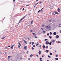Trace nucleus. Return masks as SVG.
<instances>
[{
	"mask_svg": "<svg viewBox=\"0 0 61 61\" xmlns=\"http://www.w3.org/2000/svg\"><path fill=\"white\" fill-rule=\"evenodd\" d=\"M55 14H59V13L56 12H55Z\"/></svg>",
	"mask_w": 61,
	"mask_h": 61,
	"instance_id": "13",
	"label": "nucleus"
},
{
	"mask_svg": "<svg viewBox=\"0 0 61 61\" xmlns=\"http://www.w3.org/2000/svg\"><path fill=\"white\" fill-rule=\"evenodd\" d=\"M52 42H51H51H50L49 43V44L50 45H51V44H52Z\"/></svg>",
	"mask_w": 61,
	"mask_h": 61,
	"instance_id": "19",
	"label": "nucleus"
},
{
	"mask_svg": "<svg viewBox=\"0 0 61 61\" xmlns=\"http://www.w3.org/2000/svg\"><path fill=\"white\" fill-rule=\"evenodd\" d=\"M44 41H47V39H45L44 40Z\"/></svg>",
	"mask_w": 61,
	"mask_h": 61,
	"instance_id": "49",
	"label": "nucleus"
},
{
	"mask_svg": "<svg viewBox=\"0 0 61 61\" xmlns=\"http://www.w3.org/2000/svg\"><path fill=\"white\" fill-rule=\"evenodd\" d=\"M36 44V46H38V45H39V43H37Z\"/></svg>",
	"mask_w": 61,
	"mask_h": 61,
	"instance_id": "17",
	"label": "nucleus"
},
{
	"mask_svg": "<svg viewBox=\"0 0 61 61\" xmlns=\"http://www.w3.org/2000/svg\"><path fill=\"white\" fill-rule=\"evenodd\" d=\"M28 60H30V59L29 58H28Z\"/></svg>",
	"mask_w": 61,
	"mask_h": 61,
	"instance_id": "46",
	"label": "nucleus"
},
{
	"mask_svg": "<svg viewBox=\"0 0 61 61\" xmlns=\"http://www.w3.org/2000/svg\"><path fill=\"white\" fill-rule=\"evenodd\" d=\"M50 35H51H51H52V32H51L50 33Z\"/></svg>",
	"mask_w": 61,
	"mask_h": 61,
	"instance_id": "22",
	"label": "nucleus"
},
{
	"mask_svg": "<svg viewBox=\"0 0 61 61\" xmlns=\"http://www.w3.org/2000/svg\"><path fill=\"white\" fill-rule=\"evenodd\" d=\"M41 12V10H39V11H38V13H39V12Z\"/></svg>",
	"mask_w": 61,
	"mask_h": 61,
	"instance_id": "24",
	"label": "nucleus"
},
{
	"mask_svg": "<svg viewBox=\"0 0 61 61\" xmlns=\"http://www.w3.org/2000/svg\"><path fill=\"white\" fill-rule=\"evenodd\" d=\"M29 6V5H26L25 6Z\"/></svg>",
	"mask_w": 61,
	"mask_h": 61,
	"instance_id": "48",
	"label": "nucleus"
},
{
	"mask_svg": "<svg viewBox=\"0 0 61 61\" xmlns=\"http://www.w3.org/2000/svg\"><path fill=\"white\" fill-rule=\"evenodd\" d=\"M58 12H60V10L59 9V8H58Z\"/></svg>",
	"mask_w": 61,
	"mask_h": 61,
	"instance_id": "16",
	"label": "nucleus"
},
{
	"mask_svg": "<svg viewBox=\"0 0 61 61\" xmlns=\"http://www.w3.org/2000/svg\"><path fill=\"white\" fill-rule=\"evenodd\" d=\"M5 37H3L1 38V39H2V40L4 39H5Z\"/></svg>",
	"mask_w": 61,
	"mask_h": 61,
	"instance_id": "20",
	"label": "nucleus"
},
{
	"mask_svg": "<svg viewBox=\"0 0 61 61\" xmlns=\"http://www.w3.org/2000/svg\"><path fill=\"white\" fill-rule=\"evenodd\" d=\"M33 20H32V21H31V24H32V23H33Z\"/></svg>",
	"mask_w": 61,
	"mask_h": 61,
	"instance_id": "31",
	"label": "nucleus"
},
{
	"mask_svg": "<svg viewBox=\"0 0 61 61\" xmlns=\"http://www.w3.org/2000/svg\"><path fill=\"white\" fill-rule=\"evenodd\" d=\"M19 46H21V45L20 44V43L19 42Z\"/></svg>",
	"mask_w": 61,
	"mask_h": 61,
	"instance_id": "25",
	"label": "nucleus"
},
{
	"mask_svg": "<svg viewBox=\"0 0 61 61\" xmlns=\"http://www.w3.org/2000/svg\"><path fill=\"white\" fill-rule=\"evenodd\" d=\"M53 14L54 15H55L56 14L55 13V12H53Z\"/></svg>",
	"mask_w": 61,
	"mask_h": 61,
	"instance_id": "35",
	"label": "nucleus"
},
{
	"mask_svg": "<svg viewBox=\"0 0 61 61\" xmlns=\"http://www.w3.org/2000/svg\"><path fill=\"white\" fill-rule=\"evenodd\" d=\"M30 31L31 32H33V30H30Z\"/></svg>",
	"mask_w": 61,
	"mask_h": 61,
	"instance_id": "27",
	"label": "nucleus"
},
{
	"mask_svg": "<svg viewBox=\"0 0 61 61\" xmlns=\"http://www.w3.org/2000/svg\"><path fill=\"white\" fill-rule=\"evenodd\" d=\"M27 46H25L24 47V49H25V50H26V49H27Z\"/></svg>",
	"mask_w": 61,
	"mask_h": 61,
	"instance_id": "4",
	"label": "nucleus"
},
{
	"mask_svg": "<svg viewBox=\"0 0 61 61\" xmlns=\"http://www.w3.org/2000/svg\"><path fill=\"white\" fill-rule=\"evenodd\" d=\"M52 54H53V53H51L50 54V56H51V55H52Z\"/></svg>",
	"mask_w": 61,
	"mask_h": 61,
	"instance_id": "28",
	"label": "nucleus"
},
{
	"mask_svg": "<svg viewBox=\"0 0 61 61\" xmlns=\"http://www.w3.org/2000/svg\"><path fill=\"white\" fill-rule=\"evenodd\" d=\"M44 25H42V27H44Z\"/></svg>",
	"mask_w": 61,
	"mask_h": 61,
	"instance_id": "26",
	"label": "nucleus"
},
{
	"mask_svg": "<svg viewBox=\"0 0 61 61\" xmlns=\"http://www.w3.org/2000/svg\"><path fill=\"white\" fill-rule=\"evenodd\" d=\"M23 41H24V42L26 44H27V42H26V41H25V40H24Z\"/></svg>",
	"mask_w": 61,
	"mask_h": 61,
	"instance_id": "11",
	"label": "nucleus"
},
{
	"mask_svg": "<svg viewBox=\"0 0 61 61\" xmlns=\"http://www.w3.org/2000/svg\"><path fill=\"white\" fill-rule=\"evenodd\" d=\"M35 38H37V37L36 36L35 37Z\"/></svg>",
	"mask_w": 61,
	"mask_h": 61,
	"instance_id": "58",
	"label": "nucleus"
},
{
	"mask_svg": "<svg viewBox=\"0 0 61 61\" xmlns=\"http://www.w3.org/2000/svg\"><path fill=\"white\" fill-rule=\"evenodd\" d=\"M58 60V58H56V60Z\"/></svg>",
	"mask_w": 61,
	"mask_h": 61,
	"instance_id": "38",
	"label": "nucleus"
},
{
	"mask_svg": "<svg viewBox=\"0 0 61 61\" xmlns=\"http://www.w3.org/2000/svg\"><path fill=\"white\" fill-rule=\"evenodd\" d=\"M51 43H55V41L54 40H52L51 41Z\"/></svg>",
	"mask_w": 61,
	"mask_h": 61,
	"instance_id": "3",
	"label": "nucleus"
},
{
	"mask_svg": "<svg viewBox=\"0 0 61 61\" xmlns=\"http://www.w3.org/2000/svg\"><path fill=\"white\" fill-rule=\"evenodd\" d=\"M42 32L43 34H46V31H45L44 30H43Z\"/></svg>",
	"mask_w": 61,
	"mask_h": 61,
	"instance_id": "12",
	"label": "nucleus"
},
{
	"mask_svg": "<svg viewBox=\"0 0 61 61\" xmlns=\"http://www.w3.org/2000/svg\"><path fill=\"white\" fill-rule=\"evenodd\" d=\"M48 48V46H46V49H47V48Z\"/></svg>",
	"mask_w": 61,
	"mask_h": 61,
	"instance_id": "18",
	"label": "nucleus"
},
{
	"mask_svg": "<svg viewBox=\"0 0 61 61\" xmlns=\"http://www.w3.org/2000/svg\"><path fill=\"white\" fill-rule=\"evenodd\" d=\"M33 47H36V46L35 45H33Z\"/></svg>",
	"mask_w": 61,
	"mask_h": 61,
	"instance_id": "33",
	"label": "nucleus"
},
{
	"mask_svg": "<svg viewBox=\"0 0 61 61\" xmlns=\"http://www.w3.org/2000/svg\"><path fill=\"white\" fill-rule=\"evenodd\" d=\"M60 33H61V30H60Z\"/></svg>",
	"mask_w": 61,
	"mask_h": 61,
	"instance_id": "50",
	"label": "nucleus"
},
{
	"mask_svg": "<svg viewBox=\"0 0 61 61\" xmlns=\"http://www.w3.org/2000/svg\"><path fill=\"white\" fill-rule=\"evenodd\" d=\"M10 47V46H8V47Z\"/></svg>",
	"mask_w": 61,
	"mask_h": 61,
	"instance_id": "60",
	"label": "nucleus"
},
{
	"mask_svg": "<svg viewBox=\"0 0 61 61\" xmlns=\"http://www.w3.org/2000/svg\"><path fill=\"white\" fill-rule=\"evenodd\" d=\"M47 36H49V33H48L47 34Z\"/></svg>",
	"mask_w": 61,
	"mask_h": 61,
	"instance_id": "34",
	"label": "nucleus"
},
{
	"mask_svg": "<svg viewBox=\"0 0 61 61\" xmlns=\"http://www.w3.org/2000/svg\"><path fill=\"white\" fill-rule=\"evenodd\" d=\"M53 35H56V32H54V33H53Z\"/></svg>",
	"mask_w": 61,
	"mask_h": 61,
	"instance_id": "10",
	"label": "nucleus"
},
{
	"mask_svg": "<svg viewBox=\"0 0 61 61\" xmlns=\"http://www.w3.org/2000/svg\"><path fill=\"white\" fill-rule=\"evenodd\" d=\"M46 52H47V53H48L49 51H48V50H46Z\"/></svg>",
	"mask_w": 61,
	"mask_h": 61,
	"instance_id": "41",
	"label": "nucleus"
},
{
	"mask_svg": "<svg viewBox=\"0 0 61 61\" xmlns=\"http://www.w3.org/2000/svg\"><path fill=\"white\" fill-rule=\"evenodd\" d=\"M38 0H36V2H37V1H38Z\"/></svg>",
	"mask_w": 61,
	"mask_h": 61,
	"instance_id": "61",
	"label": "nucleus"
},
{
	"mask_svg": "<svg viewBox=\"0 0 61 61\" xmlns=\"http://www.w3.org/2000/svg\"><path fill=\"white\" fill-rule=\"evenodd\" d=\"M45 27L46 29H48L49 30H50V29H49L50 28H51V26H50L48 25H45Z\"/></svg>",
	"mask_w": 61,
	"mask_h": 61,
	"instance_id": "1",
	"label": "nucleus"
},
{
	"mask_svg": "<svg viewBox=\"0 0 61 61\" xmlns=\"http://www.w3.org/2000/svg\"><path fill=\"white\" fill-rule=\"evenodd\" d=\"M59 27H61V26L59 25Z\"/></svg>",
	"mask_w": 61,
	"mask_h": 61,
	"instance_id": "63",
	"label": "nucleus"
},
{
	"mask_svg": "<svg viewBox=\"0 0 61 61\" xmlns=\"http://www.w3.org/2000/svg\"><path fill=\"white\" fill-rule=\"evenodd\" d=\"M49 37H50V39H51V38H52L51 37V36H49Z\"/></svg>",
	"mask_w": 61,
	"mask_h": 61,
	"instance_id": "45",
	"label": "nucleus"
},
{
	"mask_svg": "<svg viewBox=\"0 0 61 61\" xmlns=\"http://www.w3.org/2000/svg\"><path fill=\"white\" fill-rule=\"evenodd\" d=\"M58 43H60V42L59 41H58Z\"/></svg>",
	"mask_w": 61,
	"mask_h": 61,
	"instance_id": "42",
	"label": "nucleus"
},
{
	"mask_svg": "<svg viewBox=\"0 0 61 61\" xmlns=\"http://www.w3.org/2000/svg\"><path fill=\"white\" fill-rule=\"evenodd\" d=\"M41 29L42 30H43V28H41Z\"/></svg>",
	"mask_w": 61,
	"mask_h": 61,
	"instance_id": "54",
	"label": "nucleus"
},
{
	"mask_svg": "<svg viewBox=\"0 0 61 61\" xmlns=\"http://www.w3.org/2000/svg\"><path fill=\"white\" fill-rule=\"evenodd\" d=\"M48 57H49V58H51V56H49V55H48Z\"/></svg>",
	"mask_w": 61,
	"mask_h": 61,
	"instance_id": "30",
	"label": "nucleus"
},
{
	"mask_svg": "<svg viewBox=\"0 0 61 61\" xmlns=\"http://www.w3.org/2000/svg\"><path fill=\"white\" fill-rule=\"evenodd\" d=\"M46 45H48L49 44V42L48 41H47L46 43Z\"/></svg>",
	"mask_w": 61,
	"mask_h": 61,
	"instance_id": "5",
	"label": "nucleus"
},
{
	"mask_svg": "<svg viewBox=\"0 0 61 61\" xmlns=\"http://www.w3.org/2000/svg\"><path fill=\"white\" fill-rule=\"evenodd\" d=\"M28 51H27V53L28 54Z\"/></svg>",
	"mask_w": 61,
	"mask_h": 61,
	"instance_id": "55",
	"label": "nucleus"
},
{
	"mask_svg": "<svg viewBox=\"0 0 61 61\" xmlns=\"http://www.w3.org/2000/svg\"><path fill=\"white\" fill-rule=\"evenodd\" d=\"M39 55H41V51H40L39 52Z\"/></svg>",
	"mask_w": 61,
	"mask_h": 61,
	"instance_id": "7",
	"label": "nucleus"
},
{
	"mask_svg": "<svg viewBox=\"0 0 61 61\" xmlns=\"http://www.w3.org/2000/svg\"><path fill=\"white\" fill-rule=\"evenodd\" d=\"M18 47L19 48H20V46H18Z\"/></svg>",
	"mask_w": 61,
	"mask_h": 61,
	"instance_id": "52",
	"label": "nucleus"
},
{
	"mask_svg": "<svg viewBox=\"0 0 61 61\" xmlns=\"http://www.w3.org/2000/svg\"><path fill=\"white\" fill-rule=\"evenodd\" d=\"M42 57H44V56H43V55H42Z\"/></svg>",
	"mask_w": 61,
	"mask_h": 61,
	"instance_id": "51",
	"label": "nucleus"
},
{
	"mask_svg": "<svg viewBox=\"0 0 61 61\" xmlns=\"http://www.w3.org/2000/svg\"><path fill=\"white\" fill-rule=\"evenodd\" d=\"M40 60H42V58H40Z\"/></svg>",
	"mask_w": 61,
	"mask_h": 61,
	"instance_id": "47",
	"label": "nucleus"
},
{
	"mask_svg": "<svg viewBox=\"0 0 61 61\" xmlns=\"http://www.w3.org/2000/svg\"><path fill=\"white\" fill-rule=\"evenodd\" d=\"M44 9V8H42L41 10V12H43V10H42L43 9Z\"/></svg>",
	"mask_w": 61,
	"mask_h": 61,
	"instance_id": "29",
	"label": "nucleus"
},
{
	"mask_svg": "<svg viewBox=\"0 0 61 61\" xmlns=\"http://www.w3.org/2000/svg\"><path fill=\"white\" fill-rule=\"evenodd\" d=\"M23 10L24 11L25 10V9L24 8H23Z\"/></svg>",
	"mask_w": 61,
	"mask_h": 61,
	"instance_id": "59",
	"label": "nucleus"
},
{
	"mask_svg": "<svg viewBox=\"0 0 61 61\" xmlns=\"http://www.w3.org/2000/svg\"><path fill=\"white\" fill-rule=\"evenodd\" d=\"M28 40H30V39L28 38Z\"/></svg>",
	"mask_w": 61,
	"mask_h": 61,
	"instance_id": "57",
	"label": "nucleus"
},
{
	"mask_svg": "<svg viewBox=\"0 0 61 61\" xmlns=\"http://www.w3.org/2000/svg\"><path fill=\"white\" fill-rule=\"evenodd\" d=\"M26 17V15L24 17H23L20 20V21L19 22V23H20L21 21V20H22L23 19H24V18H25Z\"/></svg>",
	"mask_w": 61,
	"mask_h": 61,
	"instance_id": "2",
	"label": "nucleus"
},
{
	"mask_svg": "<svg viewBox=\"0 0 61 61\" xmlns=\"http://www.w3.org/2000/svg\"><path fill=\"white\" fill-rule=\"evenodd\" d=\"M15 0H13L14 2H15Z\"/></svg>",
	"mask_w": 61,
	"mask_h": 61,
	"instance_id": "62",
	"label": "nucleus"
},
{
	"mask_svg": "<svg viewBox=\"0 0 61 61\" xmlns=\"http://www.w3.org/2000/svg\"><path fill=\"white\" fill-rule=\"evenodd\" d=\"M56 38H59V36L57 35L56 36Z\"/></svg>",
	"mask_w": 61,
	"mask_h": 61,
	"instance_id": "6",
	"label": "nucleus"
},
{
	"mask_svg": "<svg viewBox=\"0 0 61 61\" xmlns=\"http://www.w3.org/2000/svg\"><path fill=\"white\" fill-rule=\"evenodd\" d=\"M32 44V42H30V44Z\"/></svg>",
	"mask_w": 61,
	"mask_h": 61,
	"instance_id": "44",
	"label": "nucleus"
},
{
	"mask_svg": "<svg viewBox=\"0 0 61 61\" xmlns=\"http://www.w3.org/2000/svg\"><path fill=\"white\" fill-rule=\"evenodd\" d=\"M33 56V54H31V55L30 56V57H32Z\"/></svg>",
	"mask_w": 61,
	"mask_h": 61,
	"instance_id": "21",
	"label": "nucleus"
},
{
	"mask_svg": "<svg viewBox=\"0 0 61 61\" xmlns=\"http://www.w3.org/2000/svg\"><path fill=\"white\" fill-rule=\"evenodd\" d=\"M32 50H34V48L33 47H32Z\"/></svg>",
	"mask_w": 61,
	"mask_h": 61,
	"instance_id": "36",
	"label": "nucleus"
},
{
	"mask_svg": "<svg viewBox=\"0 0 61 61\" xmlns=\"http://www.w3.org/2000/svg\"><path fill=\"white\" fill-rule=\"evenodd\" d=\"M37 4H38V3H37L36 4V5L35 6H35H36V5H37Z\"/></svg>",
	"mask_w": 61,
	"mask_h": 61,
	"instance_id": "43",
	"label": "nucleus"
},
{
	"mask_svg": "<svg viewBox=\"0 0 61 61\" xmlns=\"http://www.w3.org/2000/svg\"><path fill=\"white\" fill-rule=\"evenodd\" d=\"M47 61H49V60H48Z\"/></svg>",
	"mask_w": 61,
	"mask_h": 61,
	"instance_id": "64",
	"label": "nucleus"
},
{
	"mask_svg": "<svg viewBox=\"0 0 61 61\" xmlns=\"http://www.w3.org/2000/svg\"><path fill=\"white\" fill-rule=\"evenodd\" d=\"M43 48H45V47H46V46H45V45H43Z\"/></svg>",
	"mask_w": 61,
	"mask_h": 61,
	"instance_id": "23",
	"label": "nucleus"
},
{
	"mask_svg": "<svg viewBox=\"0 0 61 61\" xmlns=\"http://www.w3.org/2000/svg\"><path fill=\"white\" fill-rule=\"evenodd\" d=\"M6 48H7V47H6L5 48H4V49L5 50H6L7 49Z\"/></svg>",
	"mask_w": 61,
	"mask_h": 61,
	"instance_id": "14",
	"label": "nucleus"
},
{
	"mask_svg": "<svg viewBox=\"0 0 61 61\" xmlns=\"http://www.w3.org/2000/svg\"><path fill=\"white\" fill-rule=\"evenodd\" d=\"M36 56L37 57H38V55H36Z\"/></svg>",
	"mask_w": 61,
	"mask_h": 61,
	"instance_id": "53",
	"label": "nucleus"
},
{
	"mask_svg": "<svg viewBox=\"0 0 61 61\" xmlns=\"http://www.w3.org/2000/svg\"><path fill=\"white\" fill-rule=\"evenodd\" d=\"M11 49H13L14 48V45H12L11 47Z\"/></svg>",
	"mask_w": 61,
	"mask_h": 61,
	"instance_id": "15",
	"label": "nucleus"
},
{
	"mask_svg": "<svg viewBox=\"0 0 61 61\" xmlns=\"http://www.w3.org/2000/svg\"><path fill=\"white\" fill-rule=\"evenodd\" d=\"M32 45H34V42H32Z\"/></svg>",
	"mask_w": 61,
	"mask_h": 61,
	"instance_id": "40",
	"label": "nucleus"
},
{
	"mask_svg": "<svg viewBox=\"0 0 61 61\" xmlns=\"http://www.w3.org/2000/svg\"><path fill=\"white\" fill-rule=\"evenodd\" d=\"M58 55L57 54L56 55V57H58Z\"/></svg>",
	"mask_w": 61,
	"mask_h": 61,
	"instance_id": "32",
	"label": "nucleus"
},
{
	"mask_svg": "<svg viewBox=\"0 0 61 61\" xmlns=\"http://www.w3.org/2000/svg\"><path fill=\"white\" fill-rule=\"evenodd\" d=\"M32 34L34 36H36V33H33Z\"/></svg>",
	"mask_w": 61,
	"mask_h": 61,
	"instance_id": "8",
	"label": "nucleus"
},
{
	"mask_svg": "<svg viewBox=\"0 0 61 61\" xmlns=\"http://www.w3.org/2000/svg\"><path fill=\"white\" fill-rule=\"evenodd\" d=\"M48 21H49V22H51V20H49Z\"/></svg>",
	"mask_w": 61,
	"mask_h": 61,
	"instance_id": "39",
	"label": "nucleus"
},
{
	"mask_svg": "<svg viewBox=\"0 0 61 61\" xmlns=\"http://www.w3.org/2000/svg\"><path fill=\"white\" fill-rule=\"evenodd\" d=\"M53 25L54 26V27H55V25H56L54 24Z\"/></svg>",
	"mask_w": 61,
	"mask_h": 61,
	"instance_id": "56",
	"label": "nucleus"
},
{
	"mask_svg": "<svg viewBox=\"0 0 61 61\" xmlns=\"http://www.w3.org/2000/svg\"><path fill=\"white\" fill-rule=\"evenodd\" d=\"M39 47H41V45H40V46H38Z\"/></svg>",
	"mask_w": 61,
	"mask_h": 61,
	"instance_id": "37",
	"label": "nucleus"
},
{
	"mask_svg": "<svg viewBox=\"0 0 61 61\" xmlns=\"http://www.w3.org/2000/svg\"><path fill=\"white\" fill-rule=\"evenodd\" d=\"M11 57H12V56H9L8 57V59H10V58Z\"/></svg>",
	"mask_w": 61,
	"mask_h": 61,
	"instance_id": "9",
	"label": "nucleus"
}]
</instances>
